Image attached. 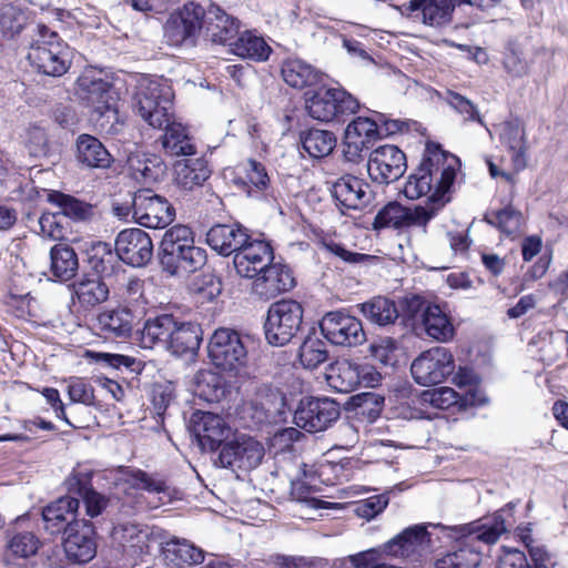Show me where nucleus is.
Returning a JSON list of instances; mask_svg holds the SVG:
<instances>
[{"mask_svg": "<svg viewBox=\"0 0 568 568\" xmlns=\"http://www.w3.org/2000/svg\"><path fill=\"white\" fill-rule=\"evenodd\" d=\"M172 93L155 80L144 79L134 95V109L152 128L165 129L161 138L162 148L170 156H191L196 146L187 129L172 121Z\"/></svg>", "mask_w": 568, "mask_h": 568, "instance_id": "obj_1", "label": "nucleus"}, {"mask_svg": "<svg viewBox=\"0 0 568 568\" xmlns=\"http://www.w3.org/2000/svg\"><path fill=\"white\" fill-rule=\"evenodd\" d=\"M459 160L438 145L428 144L417 170L410 174L404 185L403 194L409 200L427 195L428 203H439L440 197L453 185Z\"/></svg>", "mask_w": 568, "mask_h": 568, "instance_id": "obj_2", "label": "nucleus"}, {"mask_svg": "<svg viewBox=\"0 0 568 568\" xmlns=\"http://www.w3.org/2000/svg\"><path fill=\"white\" fill-rule=\"evenodd\" d=\"M507 532L505 519L500 513L485 518L480 524H471L456 550L437 559L434 568H478L481 562V545H495Z\"/></svg>", "mask_w": 568, "mask_h": 568, "instance_id": "obj_3", "label": "nucleus"}, {"mask_svg": "<svg viewBox=\"0 0 568 568\" xmlns=\"http://www.w3.org/2000/svg\"><path fill=\"white\" fill-rule=\"evenodd\" d=\"M160 263L163 271L170 275L184 276L205 265L206 252L195 246L190 227L174 225L162 237Z\"/></svg>", "mask_w": 568, "mask_h": 568, "instance_id": "obj_4", "label": "nucleus"}, {"mask_svg": "<svg viewBox=\"0 0 568 568\" xmlns=\"http://www.w3.org/2000/svg\"><path fill=\"white\" fill-rule=\"evenodd\" d=\"M27 59L39 72L50 77L63 75L70 67V50L55 31L45 27V33L28 44Z\"/></svg>", "mask_w": 568, "mask_h": 568, "instance_id": "obj_5", "label": "nucleus"}, {"mask_svg": "<svg viewBox=\"0 0 568 568\" xmlns=\"http://www.w3.org/2000/svg\"><path fill=\"white\" fill-rule=\"evenodd\" d=\"M303 321V307L293 300L273 303L264 324L265 338L273 346H284L300 331Z\"/></svg>", "mask_w": 568, "mask_h": 568, "instance_id": "obj_6", "label": "nucleus"}, {"mask_svg": "<svg viewBox=\"0 0 568 568\" xmlns=\"http://www.w3.org/2000/svg\"><path fill=\"white\" fill-rule=\"evenodd\" d=\"M205 10L195 2H187L173 12L164 24V38L170 45L194 47L202 30Z\"/></svg>", "mask_w": 568, "mask_h": 568, "instance_id": "obj_7", "label": "nucleus"}, {"mask_svg": "<svg viewBox=\"0 0 568 568\" xmlns=\"http://www.w3.org/2000/svg\"><path fill=\"white\" fill-rule=\"evenodd\" d=\"M219 454V464L232 471H248L256 468L263 460L265 449L262 443L245 435H232Z\"/></svg>", "mask_w": 568, "mask_h": 568, "instance_id": "obj_8", "label": "nucleus"}, {"mask_svg": "<svg viewBox=\"0 0 568 568\" xmlns=\"http://www.w3.org/2000/svg\"><path fill=\"white\" fill-rule=\"evenodd\" d=\"M132 213L140 225L149 229H164L175 217L173 205L150 189H141L133 194Z\"/></svg>", "mask_w": 568, "mask_h": 568, "instance_id": "obj_9", "label": "nucleus"}, {"mask_svg": "<svg viewBox=\"0 0 568 568\" xmlns=\"http://www.w3.org/2000/svg\"><path fill=\"white\" fill-rule=\"evenodd\" d=\"M207 348L213 364L224 371L236 369L246 363V347L241 335L234 329H215Z\"/></svg>", "mask_w": 568, "mask_h": 568, "instance_id": "obj_10", "label": "nucleus"}, {"mask_svg": "<svg viewBox=\"0 0 568 568\" xmlns=\"http://www.w3.org/2000/svg\"><path fill=\"white\" fill-rule=\"evenodd\" d=\"M454 369V357L443 346H436L423 352L410 365L414 379L423 386L442 383Z\"/></svg>", "mask_w": 568, "mask_h": 568, "instance_id": "obj_11", "label": "nucleus"}, {"mask_svg": "<svg viewBox=\"0 0 568 568\" xmlns=\"http://www.w3.org/2000/svg\"><path fill=\"white\" fill-rule=\"evenodd\" d=\"M358 108V101L343 89L318 91L306 101L308 115L323 122H329L338 115L353 114Z\"/></svg>", "mask_w": 568, "mask_h": 568, "instance_id": "obj_12", "label": "nucleus"}, {"mask_svg": "<svg viewBox=\"0 0 568 568\" xmlns=\"http://www.w3.org/2000/svg\"><path fill=\"white\" fill-rule=\"evenodd\" d=\"M339 413V406L335 400L304 397L295 409L294 423L308 433H317L336 422Z\"/></svg>", "mask_w": 568, "mask_h": 568, "instance_id": "obj_13", "label": "nucleus"}, {"mask_svg": "<svg viewBox=\"0 0 568 568\" xmlns=\"http://www.w3.org/2000/svg\"><path fill=\"white\" fill-rule=\"evenodd\" d=\"M320 328L324 337L334 345L352 347L366 341L362 322L342 311L326 313L320 322Z\"/></svg>", "mask_w": 568, "mask_h": 568, "instance_id": "obj_14", "label": "nucleus"}, {"mask_svg": "<svg viewBox=\"0 0 568 568\" xmlns=\"http://www.w3.org/2000/svg\"><path fill=\"white\" fill-rule=\"evenodd\" d=\"M378 139L381 130L375 119L357 116L345 129L343 140V156L349 163L362 160L363 153Z\"/></svg>", "mask_w": 568, "mask_h": 568, "instance_id": "obj_15", "label": "nucleus"}, {"mask_svg": "<svg viewBox=\"0 0 568 568\" xmlns=\"http://www.w3.org/2000/svg\"><path fill=\"white\" fill-rule=\"evenodd\" d=\"M406 156L395 145L385 144L375 149L367 161L369 178L379 183L388 184L397 181L406 171Z\"/></svg>", "mask_w": 568, "mask_h": 568, "instance_id": "obj_16", "label": "nucleus"}, {"mask_svg": "<svg viewBox=\"0 0 568 568\" xmlns=\"http://www.w3.org/2000/svg\"><path fill=\"white\" fill-rule=\"evenodd\" d=\"M115 252L121 261L133 267L145 266L153 256L150 235L141 229L121 231L115 240Z\"/></svg>", "mask_w": 568, "mask_h": 568, "instance_id": "obj_17", "label": "nucleus"}, {"mask_svg": "<svg viewBox=\"0 0 568 568\" xmlns=\"http://www.w3.org/2000/svg\"><path fill=\"white\" fill-rule=\"evenodd\" d=\"M191 429L203 449L215 450L222 448L233 433L225 420L209 412H196L191 418Z\"/></svg>", "mask_w": 568, "mask_h": 568, "instance_id": "obj_18", "label": "nucleus"}, {"mask_svg": "<svg viewBox=\"0 0 568 568\" xmlns=\"http://www.w3.org/2000/svg\"><path fill=\"white\" fill-rule=\"evenodd\" d=\"M430 534L425 525H414L384 544L389 557L418 558L430 551Z\"/></svg>", "mask_w": 568, "mask_h": 568, "instance_id": "obj_19", "label": "nucleus"}, {"mask_svg": "<svg viewBox=\"0 0 568 568\" xmlns=\"http://www.w3.org/2000/svg\"><path fill=\"white\" fill-rule=\"evenodd\" d=\"M407 306L413 316L417 312L422 313V324L428 336L439 342L453 338L455 328L439 305L426 303L420 297L414 296L408 301Z\"/></svg>", "mask_w": 568, "mask_h": 568, "instance_id": "obj_20", "label": "nucleus"}, {"mask_svg": "<svg viewBox=\"0 0 568 568\" xmlns=\"http://www.w3.org/2000/svg\"><path fill=\"white\" fill-rule=\"evenodd\" d=\"M273 260V248L263 240H250L234 255L233 264L242 277L255 278Z\"/></svg>", "mask_w": 568, "mask_h": 568, "instance_id": "obj_21", "label": "nucleus"}, {"mask_svg": "<svg viewBox=\"0 0 568 568\" xmlns=\"http://www.w3.org/2000/svg\"><path fill=\"white\" fill-rule=\"evenodd\" d=\"M63 547L68 559L75 564H85L94 558L97 546L93 539V526L87 520L75 521L64 534Z\"/></svg>", "mask_w": 568, "mask_h": 568, "instance_id": "obj_22", "label": "nucleus"}, {"mask_svg": "<svg viewBox=\"0 0 568 568\" xmlns=\"http://www.w3.org/2000/svg\"><path fill=\"white\" fill-rule=\"evenodd\" d=\"M0 27L4 34L14 38L20 37L28 44L36 37L45 33V24L36 21L27 11L14 6H6L1 9Z\"/></svg>", "mask_w": 568, "mask_h": 568, "instance_id": "obj_23", "label": "nucleus"}, {"mask_svg": "<svg viewBox=\"0 0 568 568\" xmlns=\"http://www.w3.org/2000/svg\"><path fill=\"white\" fill-rule=\"evenodd\" d=\"M75 94L93 111L108 109L115 104L110 82L97 75L92 70L85 71L77 81Z\"/></svg>", "mask_w": 568, "mask_h": 568, "instance_id": "obj_24", "label": "nucleus"}, {"mask_svg": "<svg viewBox=\"0 0 568 568\" xmlns=\"http://www.w3.org/2000/svg\"><path fill=\"white\" fill-rule=\"evenodd\" d=\"M295 285L291 270L282 264H268L253 282L252 290L261 298L270 300Z\"/></svg>", "mask_w": 568, "mask_h": 568, "instance_id": "obj_25", "label": "nucleus"}, {"mask_svg": "<svg viewBox=\"0 0 568 568\" xmlns=\"http://www.w3.org/2000/svg\"><path fill=\"white\" fill-rule=\"evenodd\" d=\"M239 21L221 8L211 6L202 19V30L212 43L229 45L239 34Z\"/></svg>", "mask_w": 568, "mask_h": 568, "instance_id": "obj_26", "label": "nucleus"}, {"mask_svg": "<svg viewBox=\"0 0 568 568\" xmlns=\"http://www.w3.org/2000/svg\"><path fill=\"white\" fill-rule=\"evenodd\" d=\"M332 195L341 207L361 210L372 199L369 185L363 180L345 175L338 179L332 187Z\"/></svg>", "mask_w": 568, "mask_h": 568, "instance_id": "obj_27", "label": "nucleus"}, {"mask_svg": "<svg viewBox=\"0 0 568 568\" xmlns=\"http://www.w3.org/2000/svg\"><path fill=\"white\" fill-rule=\"evenodd\" d=\"M150 532L145 526L122 523L113 527L111 538L131 558H138L149 550Z\"/></svg>", "mask_w": 568, "mask_h": 568, "instance_id": "obj_28", "label": "nucleus"}, {"mask_svg": "<svg viewBox=\"0 0 568 568\" xmlns=\"http://www.w3.org/2000/svg\"><path fill=\"white\" fill-rule=\"evenodd\" d=\"M40 547L39 538L29 531L13 535L7 542L3 561L12 568H29Z\"/></svg>", "mask_w": 568, "mask_h": 568, "instance_id": "obj_29", "label": "nucleus"}, {"mask_svg": "<svg viewBox=\"0 0 568 568\" xmlns=\"http://www.w3.org/2000/svg\"><path fill=\"white\" fill-rule=\"evenodd\" d=\"M250 236L245 229L237 224H217L206 234L207 244L223 256L234 254L244 245Z\"/></svg>", "mask_w": 568, "mask_h": 568, "instance_id": "obj_30", "label": "nucleus"}, {"mask_svg": "<svg viewBox=\"0 0 568 568\" xmlns=\"http://www.w3.org/2000/svg\"><path fill=\"white\" fill-rule=\"evenodd\" d=\"M79 508V499L64 496L44 507L42 518L44 528L50 534L68 532L71 524L78 521L75 513Z\"/></svg>", "mask_w": 568, "mask_h": 568, "instance_id": "obj_31", "label": "nucleus"}, {"mask_svg": "<svg viewBox=\"0 0 568 568\" xmlns=\"http://www.w3.org/2000/svg\"><path fill=\"white\" fill-rule=\"evenodd\" d=\"M232 174V183L248 196L266 190L270 184L265 166L252 159L236 165Z\"/></svg>", "mask_w": 568, "mask_h": 568, "instance_id": "obj_32", "label": "nucleus"}, {"mask_svg": "<svg viewBox=\"0 0 568 568\" xmlns=\"http://www.w3.org/2000/svg\"><path fill=\"white\" fill-rule=\"evenodd\" d=\"M477 402L475 394L471 392L459 394L453 388L445 386L423 390L419 395V403L422 405H428L443 410L455 406L459 410H463L469 406L476 405Z\"/></svg>", "mask_w": 568, "mask_h": 568, "instance_id": "obj_33", "label": "nucleus"}, {"mask_svg": "<svg viewBox=\"0 0 568 568\" xmlns=\"http://www.w3.org/2000/svg\"><path fill=\"white\" fill-rule=\"evenodd\" d=\"M128 166L132 178L144 184L160 181L166 171L161 156L153 153L138 152L128 158Z\"/></svg>", "mask_w": 568, "mask_h": 568, "instance_id": "obj_34", "label": "nucleus"}, {"mask_svg": "<svg viewBox=\"0 0 568 568\" xmlns=\"http://www.w3.org/2000/svg\"><path fill=\"white\" fill-rule=\"evenodd\" d=\"M133 310L118 307L104 310L97 317V328L106 337L125 338L133 327Z\"/></svg>", "mask_w": 568, "mask_h": 568, "instance_id": "obj_35", "label": "nucleus"}, {"mask_svg": "<svg viewBox=\"0 0 568 568\" xmlns=\"http://www.w3.org/2000/svg\"><path fill=\"white\" fill-rule=\"evenodd\" d=\"M499 140L511 153V161L517 170L526 166L527 141L525 128L519 121H507L498 125Z\"/></svg>", "mask_w": 568, "mask_h": 568, "instance_id": "obj_36", "label": "nucleus"}, {"mask_svg": "<svg viewBox=\"0 0 568 568\" xmlns=\"http://www.w3.org/2000/svg\"><path fill=\"white\" fill-rule=\"evenodd\" d=\"M77 160L90 169H108L113 159L99 139L81 134L77 139Z\"/></svg>", "mask_w": 568, "mask_h": 568, "instance_id": "obj_37", "label": "nucleus"}, {"mask_svg": "<svg viewBox=\"0 0 568 568\" xmlns=\"http://www.w3.org/2000/svg\"><path fill=\"white\" fill-rule=\"evenodd\" d=\"M454 7V0H410L408 11L426 24L442 26L450 20Z\"/></svg>", "mask_w": 568, "mask_h": 568, "instance_id": "obj_38", "label": "nucleus"}, {"mask_svg": "<svg viewBox=\"0 0 568 568\" xmlns=\"http://www.w3.org/2000/svg\"><path fill=\"white\" fill-rule=\"evenodd\" d=\"M163 561L169 567H183L196 565L203 561V550L189 542L186 539L172 538L162 546Z\"/></svg>", "mask_w": 568, "mask_h": 568, "instance_id": "obj_39", "label": "nucleus"}, {"mask_svg": "<svg viewBox=\"0 0 568 568\" xmlns=\"http://www.w3.org/2000/svg\"><path fill=\"white\" fill-rule=\"evenodd\" d=\"M175 322L174 316L169 314L148 320L141 331V345L144 348L162 346L166 349L175 329Z\"/></svg>", "mask_w": 568, "mask_h": 568, "instance_id": "obj_40", "label": "nucleus"}, {"mask_svg": "<svg viewBox=\"0 0 568 568\" xmlns=\"http://www.w3.org/2000/svg\"><path fill=\"white\" fill-rule=\"evenodd\" d=\"M114 293L125 304L124 307L142 308L146 303L144 297V281L140 277L128 274L124 270L116 271Z\"/></svg>", "mask_w": 568, "mask_h": 568, "instance_id": "obj_41", "label": "nucleus"}, {"mask_svg": "<svg viewBox=\"0 0 568 568\" xmlns=\"http://www.w3.org/2000/svg\"><path fill=\"white\" fill-rule=\"evenodd\" d=\"M201 339L199 325L176 321L166 349L175 356H193L200 347Z\"/></svg>", "mask_w": 568, "mask_h": 568, "instance_id": "obj_42", "label": "nucleus"}, {"mask_svg": "<svg viewBox=\"0 0 568 568\" xmlns=\"http://www.w3.org/2000/svg\"><path fill=\"white\" fill-rule=\"evenodd\" d=\"M327 385L337 393H351L359 385L358 365L349 361H337L326 371Z\"/></svg>", "mask_w": 568, "mask_h": 568, "instance_id": "obj_43", "label": "nucleus"}, {"mask_svg": "<svg viewBox=\"0 0 568 568\" xmlns=\"http://www.w3.org/2000/svg\"><path fill=\"white\" fill-rule=\"evenodd\" d=\"M175 183L184 190L201 186L210 176V170L202 159L178 161L174 165Z\"/></svg>", "mask_w": 568, "mask_h": 568, "instance_id": "obj_44", "label": "nucleus"}, {"mask_svg": "<svg viewBox=\"0 0 568 568\" xmlns=\"http://www.w3.org/2000/svg\"><path fill=\"white\" fill-rule=\"evenodd\" d=\"M283 80L292 88L303 89L320 82V73L305 61L288 58L282 64Z\"/></svg>", "mask_w": 568, "mask_h": 568, "instance_id": "obj_45", "label": "nucleus"}, {"mask_svg": "<svg viewBox=\"0 0 568 568\" xmlns=\"http://www.w3.org/2000/svg\"><path fill=\"white\" fill-rule=\"evenodd\" d=\"M230 52L243 59L264 61L268 58L271 48L262 37L245 31L230 43Z\"/></svg>", "mask_w": 568, "mask_h": 568, "instance_id": "obj_46", "label": "nucleus"}, {"mask_svg": "<svg viewBox=\"0 0 568 568\" xmlns=\"http://www.w3.org/2000/svg\"><path fill=\"white\" fill-rule=\"evenodd\" d=\"M74 294L83 307L104 303L110 294L109 286L98 276L82 278L73 284Z\"/></svg>", "mask_w": 568, "mask_h": 568, "instance_id": "obj_47", "label": "nucleus"}, {"mask_svg": "<svg viewBox=\"0 0 568 568\" xmlns=\"http://www.w3.org/2000/svg\"><path fill=\"white\" fill-rule=\"evenodd\" d=\"M48 201L59 207L60 213L73 221H88L94 214L91 204L59 191H51Z\"/></svg>", "mask_w": 568, "mask_h": 568, "instance_id": "obj_48", "label": "nucleus"}, {"mask_svg": "<svg viewBox=\"0 0 568 568\" xmlns=\"http://www.w3.org/2000/svg\"><path fill=\"white\" fill-rule=\"evenodd\" d=\"M535 344L538 346L540 359L547 364H551L560 358L568 347V332L566 331H541L538 333Z\"/></svg>", "mask_w": 568, "mask_h": 568, "instance_id": "obj_49", "label": "nucleus"}, {"mask_svg": "<svg viewBox=\"0 0 568 568\" xmlns=\"http://www.w3.org/2000/svg\"><path fill=\"white\" fill-rule=\"evenodd\" d=\"M51 271L60 281H69L78 271V256L73 248L63 244H57L51 248Z\"/></svg>", "mask_w": 568, "mask_h": 568, "instance_id": "obj_50", "label": "nucleus"}, {"mask_svg": "<svg viewBox=\"0 0 568 568\" xmlns=\"http://www.w3.org/2000/svg\"><path fill=\"white\" fill-rule=\"evenodd\" d=\"M302 146L311 158L322 159L332 153L336 138L331 131L311 129L301 136Z\"/></svg>", "mask_w": 568, "mask_h": 568, "instance_id": "obj_51", "label": "nucleus"}, {"mask_svg": "<svg viewBox=\"0 0 568 568\" xmlns=\"http://www.w3.org/2000/svg\"><path fill=\"white\" fill-rule=\"evenodd\" d=\"M361 312L368 321L379 326L392 324L398 317L395 302L381 296L361 304Z\"/></svg>", "mask_w": 568, "mask_h": 568, "instance_id": "obj_52", "label": "nucleus"}, {"mask_svg": "<svg viewBox=\"0 0 568 568\" xmlns=\"http://www.w3.org/2000/svg\"><path fill=\"white\" fill-rule=\"evenodd\" d=\"M325 342L317 336H307L300 346L298 357L301 364L308 369H314L327 359Z\"/></svg>", "mask_w": 568, "mask_h": 568, "instance_id": "obj_53", "label": "nucleus"}, {"mask_svg": "<svg viewBox=\"0 0 568 568\" xmlns=\"http://www.w3.org/2000/svg\"><path fill=\"white\" fill-rule=\"evenodd\" d=\"M443 205L444 203H427L426 205H415L413 207L405 206L404 229L419 227L425 234L428 223L436 216Z\"/></svg>", "mask_w": 568, "mask_h": 568, "instance_id": "obj_54", "label": "nucleus"}, {"mask_svg": "<svg viewBox=\"0 0 568 568\" xmlns=\"http://www.w3.org/2000/svg\"><path fill=\"white\" fill-rule=\"evenodd\" d=\"M484 220L488 224L498 227L508 236L516 235L521 225V214L513 207H505L497 212L488 213Z\"/></svg>", "mask_w": 568, "mask_h": 568, "instance_id": "obj_55", "label": "nucleus"}, {"mask_svg": "<svg viewBox=\"0 0 568 568\" xmlns=\"http://www.w3.org/2000/svg\"><path fill=\"white\" fill-rule=\"evenodd\" d=\"M405 206L397 202H389L376 214L373 227L374 230L392 227L395 230L404 229Z\"/></svg>", "mask_w": 568, "mask_h": 568, "instance_id": "obj_56", "label": "nucleus"}, {"mask_svg": "<svg viewBox=\"0 0 568 568\" xmlns=\"http://www.w3.org/2000/svg\"><path fill=\"white\" fill-rule=\"evenodd\" d=\"M503 65L507 74L513 79L527 77L530 72V63L526 58L524 50L516 45H510L503 59Z\"/></svg>", "mask_w": 568, "mask_h": 568, "instance_id": "obj_57", "label": "nucleus"}, {"mask_svg": "<svg viewBox=\"0 0 568 568\" xmlns=\"http://www.w3.org/2000/svg\"><path fill=\"white\" fill-rule=\"evenodd\" d=\"M387 556L383 545L378 548L352 555L348 559L355 568H388V565L385 562Z\"/></svg>", "mask_w": 568, "mask_h": 568, "instance_id": "obj_58", "label": "nucleus"}, {"mask_svg": "<svg viewBox=\"0 0 568 568\" xmlns=\"http://www.w3.org/2000/svg\"><path fill=\"white\" fill-rule=\"evenodd\" d=\"M97 118L94 119L95 126L99 131L106 135L119 134L123 128V122L119 119L115 104L109 105L108 109L93 111Z\"/></svg>", "mask_w": 568, "mask_h": 568, "instance_id": "obj_59", "label": "nucleus"}, {"mask_svg": "<svg viewBox=\"0 0 568 568\" xmlns=\"http://www.w3.org/2000/svg\"><path fill=\"white\" fill-rule=\"evenodd\" d=\"M447 103L460 115H463L465 121H476L479 124L486 126L485 122L483 121L478 109L476 105L468 100L467 98L463 97L459 93L449 91L447 93Z\"/></svg>", "mask_w": 568, "mask_h": 568, "instance_id": "obj_60", "label": "nucleus"}, {"mask_svg": "<svg viewBox=\"0 0 568 568\" xmlns=\"http://www.w3.org/2000/svg\"><path fill=\"white\" fill-rule=\"evenodd\" d=\"M123 481L129 486L146 490L149 493H162L165 490L163 481L154 480L146 473L141 470H130L124 474Z\"/></svg>", "mask_w": 568, "mask_h": 568, "instance_id": "obj_61", "label": "nucleus"}, {"mask_svg": "<svg viewBox=\"0 0 568 568\" xmlns=\"http://www.w3.org/2000/svg\"><path fill=\"white\" fill-rule=\"evenodd\" d=\"M371 355L384 365L395 362L396 342L388 336L378 337L369 344Z\"/></svg>", "mask_w": 568, "mask_h": 568, "instance_id": "obj_62", "label": "nucleus"}, {"mask_svg": "<svg viewBox=\"0 0 568 568\" xmlns=\"http://www.w3.org/2000/svg\"><path fill=\"white\" fill-rule=\"evenodd\" d=\"M389 499L387 495H376L361 500L355 506V513L358 517L367 520L375 518L388 505Z\"/></svg>", "mask_w": 568, "mask_h": 568, "instance_id": "obj_63", "label": "nucleus"}, {"mask_svg": "<svg viewBox=\"0 0 568 568\" xmlns=\"http://www.w3.org/2000/svg\"><path fill=\"white\" fill-rule=\"evenodd\" d=\"M173 399V386L171 384H155L151 389L153 409L158 416H162Z\"/></svg>", "mask_w": 568, "mask_h": 568, "instance_id": "obj_64", "label": "nucleus"}]
</instances>
